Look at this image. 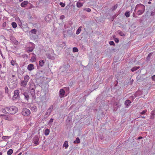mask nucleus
I'll return each mask as SVG.
<instances>
[{
	"label": "nucleus",
	"instance_id": "f704fd0d",
	"mask_svg": "<svg viewBox=\"0 0 155 155\" xmlns=\"http://www.w3.org/2000/svg\"><path fill=\"white\" fill-rule=\"evenodd\" d=\"M152 54V53H150L149 54H148V56L147 58V59H149V58H150Z\"/></svg>",
	"mask_w": 155,
	"mask_h": 155
},
{
	"label": "nucleus",
	"instance_id": "8fccbe9b",
	"mask_svg": "<svg viewBox=\"0 0 155 155\" xmlns=\"http://www.w3.org/2000/svg\"><path fill=\"white\" fill-rule=\"evenodd\" d=\"M22 154V153H20L18 154L17 155H21Z\"/></svg>",
	"mask_w": 155,
	"mask_h": 155
},
{
	"label": "nucleus",
	"instance_id": "5701e85b",
	"mask_svg": "<svg viewBox=\"0 0 155 155\" xmlns=\"http://www.w3.org/2000/svg\"><path fill=\"white\" fill-rule=\"evenodd\" d=\"M12 25L14 28H15L17 26V24L15 22H12Z\"/></svg>",
	"mask_w": 155,
	"mask_h": 155
},
{
	"label": "nucleus",
	"instance_id": "864d4df0",
	"mask_svg": "<svg viewBox=\"0 0 155 155\" xmlns=\"http://www.w3.org/2000/svg\"><path fill=\"white\" fill-rule=\"evenodd\" d=\"M23 0H19V1L20 2H22L23 1Z\"/></svg>",
	"mask_w": 155,
	"mask_h": 155
},
{
	"label": "nucleus",
	"instance_id": "9d476101",
	"mask_svg": "<svg viewBox=\"0 0 155 155\" xmlns=\"http://www.w3.org/2000/svg\"><path fill=\"white\" fill-rule=\"evenodd\" d=\"M30 109L32 111L34 112H36L37 110V107L35 105L31 106Z\"/></svg>",
	"mask_w": 155,
	"mask_h": 155
},
{
	"label": "nucleus",
	"instance_id": "bf43d9fd",
	"mask_svg": "<svg viewBox=\"0 0 155 155\" xmlns=\"http://www.w3.org/2000/svg\"><path fill=\"white\" fill-rule=\"evenodd\" d=\"M0 53H1V55H2V53L1 52H1H0Z\"/></svg>",
	"mask_w": 155,
	"mask_h": 155
},
{
	"label": "nucleus",
	"instance_id": "412c9836",
	"mask_svg": "<svg viewBox=\"0 0 155 155\" xmlns=\"http://www.w3.org/2000/svg\"><path fill=\"white\" fill-rule=\"evenodd\" d=\"M36 61V57L35 56H33L32 57L31 59H30V61L32 62H35Z\"/></svg>",
	"mask_w": 155,
	"mask_h": 155
},
{
	"label": "nucleus",
	"instance_id": "423d86ee",
	"mask_svg": "<svg viewBox=\"0 0 155 155\" xmlns=\"http://www.w3.org/2000/svg\"><path fill=\"white\" fill-rule=\"evenodd\" d=\"M2 116H5L4 119L5 120L8 121H12L13 120V118L11 116L8 115H5L3 114H0V118Z\"/></svg>",
	"mask_w": 155,
	"mask_h": 155
},
{
	"label": "nucleus",
	"instance_id": "ddd939ff",
	"mask_svg": "<svg viewBox=\"0 0 155 155\" xmlns=\"http://www.w3.org/2000/svg\"><path fill=\"white\" fill-rule=\"evenodd\" d=\"M29 78H30L29 76L28 75H26L24 77V81L27 83Z\"/></svg>",
	"mask_w": 155,
	"mask_h": 155
},
{
	"label": "nucleus",
	"instance_id": "5fc2aeb1",
	"mask_svg": "<svg viewBox=\"0 0 155 155\" xmlns=\"http://www.w3.org/2000/svg\"><path fill=\"white\" fill-rule=\"evenodd\" d=\"M133 16L134 17H135V15L134 14H133Z\"/></svg>",
	"mask_w": 155,
	"mask_h": 155
},
{
	"label": "nucleus",
	"instance_id": "cd10ccee",
	"mask_svg": "<svg viewBox=\"0 0 155 155\" xmlns=\"http://www.w3.org/2000/svg\"><path fill=\"white\" fill-rule=\"evenodd\" d=\"M125 15L127 17H128L130 16V13L129 12H126L125 13Z\"/></svg>",
	"mask_w": 155,
	"mask_h": 155
},
{
	"label": "nucleus",
	"instance_id": "4c0bfd02",
	"mask_svg": "<svg viewBox=\"0 0 155 155\" xmlns=\"http://www.w3.org/2000/svg\"><path fill=\"white\" fill-rule=\"evenodd\" d=\"M114 40V41L116 43H118L119 42V39L117 38H115Z\"/></svg>",
	"mask_w": 155,
	"mask_h": 155
},
{
	"label": "nucleus",
	"instance_id": "9b49d317",
	"mask_svg": "<svg viewBox=\"0 0 155 155\" xmlns=\"http://www.w3.org/2000/svg\"><path fill=\"white\" fill-rule=\"evenodd\" d=\"M83 4L80 2V1H78L77 3V6L78 8H80L82 6Z\"/></svg>",
	"mask_w": 155,
	"mask_h": 155
},
{
	"label": "nucleus",
	"instance_id": "ea45409f",
	"mask_svg": "<svg viewBox=\"0 0 155 155\" xmlns=\"http://www.w3.org/2000/svg\"><path fill=\"white\" fill-rule=\"evenodd\" d=\"M53 120H54V119H53V118H51L50 119V120L49 121V123H52V122H53Z\"/></svg>",
	"mask_w": 155,
	"mask_h": 155
},
{
	"label": "nucleus",
	"instance_id": "7c9ffc66",
	"mask_svg": "<svg viewBox=\"0 0 155 155\" xmlns=\"http://www.w3.org/2000/svg\"><path fill=\"white\" fill-rule=\"evenodd\" d=\"M147 112V110H145L141 112L140 113V114H141L143 115L145 114L146 112Z\"/></svg>",
	"mask_w": 155,
	"mask_h": 155
},
{
	"label": "nucleus",
	"instance_id": "393cba45",
	"mask_svg": "<svg viewBox=\"0 0 155 155\" xmlns=\"http://www.w3.org/2000/svg\"><path fill=\"white\" fill-rule=\"evenodd\" d=\"M11 64L13 66L17 65V64L15 60H12L11 62Z\"/></svg>",
	"mask_w": 155,
	"mask_h": 155
},
{
	"label": "nucleus",
	"instance_id": "a19ab883",
	"mask_svg": "<svg viewBox=\"0 0 155 155\" xmlns=\"http://www.w3.org/2000/svg\"><path fill=\"white\" fill-rule=\"evenodd\" d=\"M152 80L154 81H155V75H154L152 77Z\"/></svg>",
	"mask_w": 155,
	"mask_h": 155
},
{
	"label": "nucleus",
	"instance_id": "3c124183",
	"mask_svg": "<svg viewBox=\"0 0 155 155\" xmlns=\"http://www.w3.org/2000/svg\"><path fill=\"white\" fill-rule=\"evenodd\" d=\"M2 66L1 64H0V69H1L2 68Z\"/></svg>",
	"mask_w": 155,
	"mask_h": 155
},
{
	"label": "nucleus",
	"instance_id": "f3484780",
	"mask_svg": "<svg viewBox=\"0 0 155 155\" xmlns=\"http://www.w3.org/2000/svg\"><path fill=\"white\" fill-rule=\"evenodd\" d=\"M44 63L45 62L43 60H40L39 61V65L41 67H42L43 66Z\"/></svg>",
	"mask_w": 155,
	"mask_h": 155
},
{
	"label": "nucleus",
	"instance_id": "b1692460",
	"mask_svg": "<svg viewBox=\"0 0 155 155\" xmlns=\"http://www.w3.org/2000/svg\"><path fill=\"white\" fill-rule=\"evenodd\" d=\"M139 68H140L139 67H135L131 69V71L133 72V71H134L137 70Z\"/></svg>",
	"mask_w": 155,
	"mask_h": 155
},
{
	"label": "nucleus",
	"instance_id": "49530a36",
	"mask_svg": "<svg viewBox=\"0 0 155 155\" xmlns=\"http://www.w3.org/2000/svg\"><path fill=\"white\" fill-rule=\"evenodd\" d=\"M142 138H143L142 137H139L138 138V139H142Z\"/></svg>",
	"mask_w": 155,
	"mask_h": 155
},
{
	"label": "nucleus",
	"instance_id": "e433bc0d",
	"mask_svg": "<svg viewBox=\"0 0 155 155\" xmlns=\"http://www.w3.org/2000/svg\"><path fill=\"white\" fill-rule=\"evenodd\" d=\"M48 16H47L45 17V20L46 21H49V20H48Z\"/></svg>",
	"mask_w": 155,
	"mask_h": 155
},
{
	"label": "nucleus",
	"instance_id": "c9c22d12",
	"mask_svg": "<svg viewBox=\"0 0 155 155\" xmlns=\"http://www.w3.org/2000/svg\"><path fill=\"white\" fill-rule=\"evenodd\" d=\"M51 111V110H49L48 109L47 110V112H46V114H48V115H50V114Z\"/></svg>",
	"mask_w": 155,
	"mask_h": 155
},
{
	"label": "nucleus",
	"instance_id": "f257e3e1",
	"mask_svg": "<svg viewBox=\"0 0 155 155\" xmlns=\"http://www.w3.org/2000/svg\"><path fill=\"white\" fill-rule=\"evenodd\" d=\"M1 111L4 114H14L18 112V108L16 106H12L10 107H6L2 108Z\"/></svg>",
	"mask_w": 155,
	"mask_h": 155
},
{
	"label": "nucleus",
	"instance_id": "1a4fd4ad",
	"mask_svg": "<svg viewBox=\"0 0 155 155\" xmlns=\"http://www.w3.org/2000/svg\"><path fill=\"white\" fill-rule=\"evenodd\" d=\"M34 65L32 64H30L28 66L27 69L29 71H31L32 70L34 69Z\"/></svg>",
	"mask_w": 155,
	"mask_h": 155
},
{
	"label": "nucleus",
	"instance_id": "2eb2a0df",
	"mask_svg": "<svg viewBox=\"0 0 155 155\" xmlns=\"http://www.w3.org/2000/svg\"><path fill=\"white\" fill-rule=\"evenodd\" d=\"M63 146L65 147L66 148H67L68 147V142L67 141H65L63 144Z\"/></svg>",
	"mask_w": 155,
	"mask_h": 155
},
{
	"label": "nucleus",
	"instance_id": "13d9d810",
	"mask_svg": "<svg viewBox=\"0 0 155 155\" xmlns=\"http://www.w3.org/2000/svg\"><path fill=\"white\" fill-rule=\"evenodd\" d=\"M66 88H67L69 90V88L68 87H66Z\"/></svg>",
	"mask_w": 155,
	"mask_h": 155
},
{
	"label": "nucleus",
	"instance_id": "a211bd4d",
	"mask_svg": "<svg viewBox=\"0 0 155 155\" xmlns=\"http://www.w3.org/2000/svg\"><path fill=\"white\" fill-rule=\"evenodd\" d=\"M81 28H82L81 26H80L79 27V28H78V30H77V31H76V33L77 35H78L80 33V32L81 31Z\"/></svg>",
	"mask_w": 155,
	"mask_h": 155
},
{
	"label": "nucleus",
	"instance_id": "a18cd8bd",
	"mask_svg": "<svg viewBox=\"0 0 155 155\" xmlns=\"http://www.w3.org/2000/svg\"><path fill=\"white\" fill-rule=\"evenodd\" d=\"M32 51H33V49H30V50H29V51L30 52H32Z\"/></svg>",
	"mask_w": 155,
	"mask_h": 155
},
{
	"label": "nucleus",
	"instance_id": "aec40b11",
	"mask_svg": "<svg viewBox=\"0 0 155 155\" xmlns=\"http://www.w3.org/2000/svg\"><path fill=\"white\" fill-rule=\"evenodd\" d=\"M80 140L79 138L77 137L76 138V140L74 141V143H80Z\"/></svg>",
	"mask_w": 155,
	"mask_h": 155
},
{
	"label": "nucleus",
	"instance_id": "0eeeda50",
	"mask_svg": "<svg viewBox=\"0 0 155 155\" xmlns=\"http://www.w3.org/2000/svg\"><path fill=\"white\" fill-rule=\"evenodd\" d=\"M38 140L39 138L37 136H35L33 139V142L36 145H38L39 144Z\"/></svg>",
	"mask_w": 155,
	"mask_h": 155
},
{
	"label": "nucleus",
	"instance_id": "20e7f679",
	"mask_svg": "<svg viewBox=\"0 0 155 155\" xmlns=\"http://www.w3.org/2000/svg\"><path fill=\"white\" fill-rule=\"evenodd\" d=\"M22 114L25 116H28L31 114L30 110L26 108H24L21 112Z\"/></svg>",
	"mask_w": 155,
	"mask_h": 155
},
{
	"label": "nucleus",
	"instance_id": "473e14b6",
	"mask_svg": "<svg viewBox=\"0 0 155 155\" xmlns=\"http://www.w3.org/2000/svg\"><path fill=\"white\" fill-rule=\"evenodd\" d=\"M118 33L121 36H123L124 35V34L123 32L120 31H118Z\"/></svg>",
	"mask_w": 155,
	"mask_h": 155
},
{
	"label": "nucleus",
	"instance_id": "603ef678",
	"mask_svg": "<svg viewBox=\"0 0 155 155\" xmlns=\"http://www.w3.org/2000/svg\"><path fill=\"white\" fill-rule=\"evenodd\" d=\"M2 152H0V155H2Z\"/></svg>",
	"mask_w": 155,
	"mask_h": 155
},
{
	"label": "nucleus",
	"instance_id": "4be33fe9",
	"mask_svg": "<svg viewBox=\"0 0 155 155\" xmlns=\"http://www.w3.org/2000/svg\"><path fill=\"white\" fill-rule=\"evenodd\" d=\"M13 153V150L12 149H10L7 151V153L8 155H11Z\"/></svg>",
	"mask_w": 155,
	"mask_h": 155
},
{
	"label": "nucleus",
	"instance_id": "dca6fc26",
	"mask_svg": "<svg viewBox=\"0 0 155 155\" xmlns=\"http://www.w3.org/2000/svg\"><path fill=\"white\" fill-rule=\"evenodd\" d=\"M131 103V101L129 100H127L125 101V104L126 106H128Z\"/></svg>",
	"mask_w": 155,
	"mask_h": 155
},
{
	"label": "nucleus",
	"instance_id": "c85d7f7f",
	"mask_svg": "<svg viewBox=\"0 0 155 155\" xmlns=\"http://www.w3.org/2000/svg\"><path fill=\"white\" fill-rule=\"evenodd\" d=\"M73 52H77L78 51V50L77 48L76 47H74L73 49Z\"/></svg>",
	"mask_w": 155,
	"mask_h": 155
},
{
	"label": "nucleus",
	"instance_id": "37998d69",
	"mask_svg": "<svg viewBox=\"0 0 155 155\" xmlns=\"http://www.w3.org/2000/svg\"><path fill=\"white\" fill-rule=\"evenodd\" d=\"M64 15H62L60 16V19H64Z\"/></svg>",
	"mask_w": 155,
	"mask_h": 155
},
{
	"label": "nucleus",
	"instance_id": "2f4dec72",
	"mask_svg": "<svg viewBox=\"0 0 155 155\" xmlns=\"http://www.w3.org/2000/svg\"><path fill=\"white\" fill-rule=\"evenodd\" d=\"M110 45H114L115 43L113 41H110L109 42Z\"/></svg>",
	"mask_w": 155,
	"mask_h": 155
},
{
	"label": "nucleus",
	"instance_id": "f03ea898",
	"mask_svg": "<svg viewBox=\"0 0 155 155\" xmlns=\"http://www.w3.org/2000/svg\"><path fill=\"white\" fill-rule=\"evenodd\" d=\"M23 94L25 96V99L27 101H28L30 98L32 100L35 99V91L33 88L31 89L30 93L25 92Z\"/></svg>",
	"mask_w": 155,
	"mask_h": 155
},
{
	"label": "nucleus",
	"instance_id": "6e6552de",
	"mask_svg": "<svg viewBox=\"0 0 155 155\" xmlns=\"http://www.w3.org/2000/svg\"><path fill=\"white\" fill-rule=\"evenodd\" d=\"M65 91L63 89H61L60 90L59 92V94L60 97H64L65 94Z\"/></svg>",
	"mask_w": 155,
	"mask_h": 155
},
{
	"label": "nucleus",
	"instance_id": "79ce46f5",
	"mask_svg": "<svg viewBox=\"0 0 155 155\" xmlns=\"http://www.w3.org/2000/svg\"><path fill=\"white\" fill-rule=\"evenodd\" d=\"M53 106H50L49 107L48 109L50 110H51V111L52 109H53Z\"/></svg>",
	"mask_w": 155,
	"mask_h": 155
},
{
	"label": "nucleus",
	"instance_id": "58836bf2",
	"mask_svg": "<svg viewBox=\"0 0 155 155\" xmlns=\"http://www.w3.org/2000/svg\"><path fill=\"white\" fill-rule=\"evenodd\" d=\"M8 89L7 87H5V92L6 93H8Z\"/></svg>",
	"mask_w": 155,
	"mask_h": 155
},
{
	"label": "nucleus",
	"instance_id": "72a5a7b5",
	"mask_svg": "<svg viewBox=\"0 0 155 155\" xmlns=\"http://www.w3.org/2000/svg\"><path fill=\"white\" fill-rule=\"evenodd\" d=\"M60 5L62 7H64L65 6V4L62 2H60Z\"/></svg>",
	"mask_w": 155,
	"mask_h": 155
},
{
	"label": "nucleus",
	"instance_id": "a878e982",
	"mask_svg": "<svg viewBox=\"0 0 155 155\" xmlns=\"http://www.w3.org/2000/svg\"><path fill=\"white\" fill-rule=\"evenodd\" d=\"M10 138V136H3L2 137V139L3 140H5L7 139H8Z\"/></svg>",
	"mask_w": 155,
	"mask_h": 155
},
{
	"label": "nucleus",
	"instance_id": "4468645a",
	"mask_svg": "<svg viewBox=\"0 0 155 155\" xmlns=\"http://www.w3.org/2000/svg\"><path fill=\"white\" fill-rule=\"evenodd\" d=\"M49 130L48 129H46L45 130L44 134L45 136H47L49 134Z\"/></svg>",
	"mask_w": 155,
	"mask_h": 155
},
{
	"label": "nucleus",
	"instance_id": "7ed1b4c3",
	"mask_svg": "<svg viewBox=\"0 0 155 155\" xmlns=\"http://www.w3.org/2000/svg\"><path fill=\"white\" fill-rule=\"evenodd\" d=\"M136 9H138L137 14L138 15H140L144 12L145 9V6L141 4L137 5L135 8Z\"/></svg>",
	"mask_w": 155,
	"mask_h": 155
},
{
	"label": "nucleus",
	"instance_id": "c03bdc74",
	"mask_svg": "<svg viewBox=\"0 0 155 155\" xmlns=\"http://www.w3.org/2000/svg\"><path fill=\"white\" fill-rule=\"evenodd\" d=\"M14 43H15V44H17L18 43V41L17 40H15V41Z\"/></svg>",
	"mask_w": 155,
	"mask_h": 155
},
{
	"label": "nucleus",
	"instance_id": "f8f14e48",
	"mask_svg": "<svg viewBox=\"0 0 155 155\" xmlns=\"http://www.w3.org/2000/svg\"><path fill=\"white\" fill-rule=\"evenodd\" d=\"M28 2L27 1H24L22 2L21 4V6L22 7H24L28 4Z\"/></svg>",
	"mask_w": 155,
	"mask_h": 155
},
{
	"label": "nucleus",
	"instance_id": "39448f33",
	"mask_svg": "<svg viewBox=\"0 0 155 155\" xmlns=\"http://www.w3.org/2000/svg\"><path fill=\"white\" fill-rule=\"evenodd\" d=\"M19 93V91L18 90H15L14 91V95L12 97V99L13 100H15L18 99Z\"/></svg>",
	"mask_w": 155,
	"mask_h": 155
},
{
	"label": "nucleus",
	"instance_id": "4d7b16f0",
	"mask_svg": "<svg viewBox=\"0 0 155 155\" xmlns=\"http://www.w3.org/2000/svg\"><path fill=\"white\" fill-rule=\"evenodd\" d=\"M142 118H145V117H142Z\"/></svg>",
	"mask_w": 155,
	"mask_h": 155
},
{
	"label": "nucleus",
	"instance_id": "09e8293b",
	"mask_svg": "<svg viewBox=\"0 0 155 155\" xmlns=\"http://www.w3.org/2000/svg\"><path fill=\"white\" fill-rule=\"evenodd\" d=\"M117 8V6H114V9H116V8Z\"/></svg>",
	"mask_w": 155,
	"mask_h": 155
},
{
	"label": "nucleus",
	"instance_id": "de8ad7c7",
	"mask_svg": "<svg viewBox=\"0 0 155 155\" xmlns=\"http://www.w3.org/2000/svg\"><path fill=\"white\" fill-rule=\"evenodd\" d=\"M6 24V22L4 23L3 24V26L5 25Z\"/></svg>",
	"mask_w": 155,
	"mask_h": 155
},
{
	"label": "nucleus",
	"instance_id": "6e6d98bb",
	"mask_svg": "<svg viewBox=\"0 0 155 155\" xmlns=\"http://www.w3.org/2000/svg\"><path fill=\"white\" fill-rule=\"evenodd\" d=\"M148 4H150L151 3V2H148Z\"/></svg>",
	"mask_w": 155,
	"mask_h": 155
},
{
	"label": "nucleus",
	"instance_id": "bb28decb",
	"mask_svg": "<svg viewBox=\"0 0 155 155\" xmlns=\"http://www.w3.org/2000/svg\"><path fill=\"white\" fill-rule=\"evenodd\" d=\"M36 31H37L35 29H34L31 30V33H34V34H36Z\"/></svg>",
	"mask_w": 155,
	"mask_h": 155
},
{
	"label": "nucleus",
	"instance_id": "c756f323",
	"mask_svg": "<svg viewBox=\"0 0 155 155\" xmlns=\"http://www.w3.org/2000/svg\"><path fill=\"white\" fill-rule=\"evenodd\" d=\"M84 10H85L86 11H87L88 12H90L91 11V9L89 8H84Z\"/></svg>",
	"mask_w": 155,
	"mask_h": 155
},
{
	"label": "nucleus",
	"instance_id": "6ab92c4d",
	"mask_svg": "<svg viewBox=\"0 0 155 155\" xmlns=\"http://www.w3.org/2000/svg\"><path fill=\"white\" fill-rule=\"evenodd\" d=\"M27 83L26 82L23 81L21 82V86L24 87H25L26 86Z\"/></svg>",
	"mask_w": 155,
	"mask_h": 155
}]
</instances>
